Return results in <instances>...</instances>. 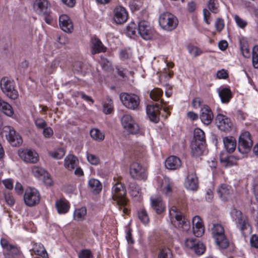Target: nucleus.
Returning <instances> with one entry per match:
<instances>
[{"mask_svg": "<svg viewBox=\"0 0 258 258\" xmlns=\"http://www.w3.org/2000/svg\"><path fill=\"white\" fill-rule=\"evenodd\" d=\"M92 139L97 141H102L104 139V134L97 128H93L90 132Z\"/></svg>", "mask_w": 258, "mask_h": 258, "instance_id": "nucleus-36", "label": "nucleus"}, {"mask_svg": "<svg viewBox=\"0 0 258 258\" xmlns=\"http://www.w3.org/2000/svg\"><path fill=\"white\" fill-rule=\"evenodd\" d=\"M137 30H138V29L136 28V25L134 23H131L126 27V34L131 37L136 35Z\"/></svg>", "mask_w": 258, "mask_h": 258, "instance_id": "nucleus-45", "label": "nucleus"}, {"mask_svg": "<svg viewBox=\"0 0 258 258\" xmlns=\"http://www.w3.org/2000/svg\"><path fill=\"white\" fill-rule=\"evenodd\" d=\"M193 233L197 237L202 236L205 231L204 226L192 227Z\"/></svg>", "mask_w": 258, "mask_h": 258, "instance_id": "nucleus-49", "label": "nucleus"}, {"mask_svg": "<svg viewBox=\"0 0 258 258\" xmlns=\"http://www.w3.org/2000/svg\"><path fill=\"white\" fill-rule=\"evenodd\" d=\"M126 191L125 186L121 182H116L112 188V198L118 206H125L127 204Z\"/></svg>", "mask_w": 258, "mask_h": 258, "instance_id": "nucleus-1", "label": "nucleus"}, {"mask_svg": "<svg viewBox=\"0 0 258 258\" xmlns=\"http://www.w3.org/2000/svg\"><path fill=\"white\" fill-rule=\"evenodd\" d=\"M59 25L62 31L71 33L73 30V23L70 17L67 15H62L59 18Z\"/></svg>", "mask_w": 258, "mask_h": 258, "instance_id": "nucleus-20", "label": "nucleus"}, {"mask_svg": "<svg viewBox=\"0 0 258 258\" xmlns=\"http://www.w3.org/2000/svg\"><path fill=\"white\" fill-rule=\"evenodd\" d=\"M48 0H36L34 4V8L39 15H47L50 12Z\"/></svg>", "mask_w": 258, "mask_h": 258, "instance_id": "nucleus-16", "label": "nucleus"}, {"mask_svg": "<svg viewBox=\"0 0 258 258\" xmlns=\"http://www.w3.org/2000/svg\"><path fill=\"white\" fill-rule=\"evenodd\" d=\"M169 215L171 219L175 218L180 225H181L183 230H187L189 227V222L182 215L178 209L173 206L169 210Z\"/></svg>", "mask_w": 258, "mask_h": 258, "instance_id": "nucleus-9", "label": "nucleus"}, {"mask_svg": "<svg viewBox=\"0 0 258 258\" xmlns=\"http://www.w3.org/2000/svg\"><path fill=\"white\" fill-rule=\"evenodd\" d=\"M113 20L117 24L124 23L127 19V13L125 9L121 6L116 7L113 11Z\"/></svg>", "mask_w": 258, "mask_h": 258, "instance_id": "nucleus-18", "label": "nucleus"}, {"mask_svg": "<svg viewBox=\"0 0 258 258\" xmlns=\"http://www.w3.org/2000/svg\"><path fill=\"white\" fill-rule=\"evenodd\" d=\"M1 87L3 92L10 98L16 99L18 96V91L15 89L14 83L6 78H3L1 81Z\"/></svg>", "mask_w": 258, "mask_h": 258, "instance_id": "nucleus-8", "label": "nucleus"}, {"mask_svg": "<svg viewBox=\"0 0 258 258\" xmlns=\"http://www.w3.org/2000/svg\"><path fill=\"white\" fill-rule=\"evenodd\" d=\"M252 60L253 67L258 69V45L253 48Z\"/></svg>", "mask_w": 258, "mask_h": 258, "instance_id": "nucleus-44", "label": "nucleus"}, {"mask_svg": "<svg viewBox=\"0 0 258 258\" xmlns=\"http://www.w3.org/2000/svg\"><path fill=\"white\" fill-rule=\"evenodd\" d=\"M172 182H170L168 178H164L161 184V190L166 195H169L172 191Z\"/></svg>", "mask_w": 258, "mask_h": 258, "instance_id": "nucleus-34", "label": "nucleus"}, {"mask_svg": "<svg viewBox=\"0 0 258 258\" xmlns=\"http://www.w3.org/2000/svg\"><path fill=\"white\" fill-rule=\"evenodd\" d=\"M40 196L39 191L35 188H27L24 195L25 204L29 207H33L40 202Z\"/></svg>", "mask_w": 258, "mask_h": 258, "instance_id": "nucleus-6", "label": "nucleus"}, {"mask_svg": "<svg viewBox=\"0 0 258 258\" xmlns=\"http://www.w3.org/2000/svg\"><path fill=\"white\" fill-rule=\"evenodd\" d=\"M129 187L131 190V195L134 197H140L141 193V188L136 183H131Z\"/></svg>", "mask_w": 258, "mask_h": 258, "instance_id": "nucleus-40", "label": "nucleus"}, {"mask_svg": "<svg viewBox=\"0 0 258 258\" xmlns=\"http://www.w3.org/2000/svg\"><path fill=\"white\" fill-rule=\"evenodd\" d=\"M231 214L236 222L237 227L240 229L242 234L245 236V231L249 227L247 217L240 211L236 209H232Z\"/></svg>", "mask_w": 258, "mask_h": 258, "instance_id": "nucleus-5", "label": "nucleus"}, {"mask_svg": "<svg viewBox=\"0 0 258 258\" xmlns=\"http://www.w3.org/2000/svg\"><path fill=\"white\" fill-rule=\"evenodd\" d=\"M193 250L196 254L201 255L204 253L205 250V247L203 243L198 240Z\"/></svg>", "mask_w": 258, "mask_h": 258, "instance_id": "nucleus-46", "label": "nucleus"}, {"mask_svg": "<svg viewBox=\"0 0 258 258\" xmlns=\"http://www.w3.org/2000/svg\"><path fill=\"white\" fill-rule=\"evenodd\" d=\"M121 121L123 127L126 128L130 133L136 134L139 131L138 124L135 122L130 115H124L121 118Z\"/></svg>", "mask_w": 258, "mask_h": 258, "instance_id": "nucleus-13", "label": "nucleus"}, {"mask_svg": "<svg viewBox=\"0 0 258 258\" xmlns=\"http://www.w3.org/2000/svg\"><path fill=\"white\" fill-rule=\"evenodd\" d=\"M216 0H209L208 2V8L209 10L214 13L218 12Z\"/></svg>", "mask_w": 258, "mask_h": 258, "instance_id": "nucleus-55", "label": "nucleus"}, {"mask_svg": "<svg viewBox=\"0 0 258 258\" xmlns=\"http://www.w3.org/2000/svg\"><path fill=\"white\" fill-rule=\"evenodd\" d=\"M163 91L159 88L153 89L150 93V98L154 101H158L163 95Z\"/></svg>", "mask_w": 258, "mask_h": 258, "instance_id": "nucleus-39", "label": "nucleus"}, {"mask_svg": "<svg viewBox=\"0 0 258 258\" xmlns=\"http://www.w3.org/2000/svg\"><path fill=\"white\" fill-rule=\"evenodd\" d=\"M241 50L243 55L245 57H249L250 55L249 49L247 47L246 45H241Z\"/></svg>", "mask_w": 258, "mask_h": 258, "instance_id": "nucleus-60", "label": "nucleus"}, {"mask_svg": "<svg viewBox=\"0 0 258 258\" xmlns=\"http://www.w3.org/2000/svg\"><path fill=\"white\" fill-rule=\"evenodd\" d=\"M192 142H197L198 143L206 144L205 133L202 130L197 128L194 130V140Z\"/></svg>", "mask_w": 258, "mask_h": 258, "instance_id": "nucleus-32", "label": "nucleus"}, {"mask_svg": "<svg viewBox=\"0 0 258 258\" xmlns=\"http://www.w3.org/2000/svg\"><path fill=\"white\" fill-rule=\"evenodd\" d=\"M92 43L91 52L93 54L102 52H103L106 51V48L99 39L96 38L92 39Z\"/></svg>", "mask_w": 258, "mask_h": 258, "instance_id": "nucleus-28", "label": "nucleus"}, {"mask_svg": "<svg viewBox=\"0 0 258 258\" xmlns=\"http://www.w3.org/2000/svg\"><path fill=\"white\" fill-rule=\"evenodd\" d=\"M200 117L205 124H210L213 119V114L211 108L208 106H204L201 109Z\"/></svg>", "mask_w": 258, "mask_h": 258, "instance_id": "nucleus-21", "label": "nucleus"}, {"mask_svg": "<svg viewBox=\"0 0 258 258\" xmlns=\"http://www.w3.org/2000/svg\"><path fill=\"white\" fill-rule=\"evenodd\" d=\"M88 184L90 190L95 194L99 193L102 190V184L97 179L94 178L90 179Z\"/></svg>", "mask_w": 258, "mask_h": 258, "instance_id": "nucleus-33", "label": "nucleus"}, {"mask_svg": "<svg viewBox=\"0 0 258 258\" xmlns=\"http://www.w3.org/2000/svg\"><path fill=\"white\" fill-rule=\"evenodd\" d=\"M198 240L192 238H187L185 241V245L188 248L193 249Z\"/></svg>", "mask_w": 258, "mask_h": 258, "instance_id": "nucleus-50", "label": "nucleus"}, {"mask_svg": "<svg viewBox=\"0 0 258 258\" xmlns=\"http://www.w3.org/2000/svg\"><path fill=\"white\" fill-rule=\"evenodd\" d=\"M1 244L3 248H6L8 251H10L12 249L17 250L15 247L14 245L9 244L7 240L6 239L3 238L1 239Z\"/></svg>", "mask_w": 258, "mask_h": 258, "instance_id": "nucleus-51", "label": "nucleus"}, {"mask_svg": "<svg viewBox=\"0 0 258 258\" xmlns=\"http://www.w3.org/2000/svg\"><path fill=\"white\" fill-rule=\"evenodd\" d=\"M130 174L136 179H145L147 177L145 169L138 162H133L130 165Z\"/></svg>", "mask_w": 258, "mask_h": 258, "instance_id": "nucleus-11", "label": "nucleus"}, {"mask_svg": "<svg viewBox=\"0 0 258 258\" xmlns=\"http://www.w3.org/2000/svg\"><path fill=\"white\" fill-rule=\"evenodd\" d=\"M217 92L222 103H227L230 101L232 98V93L229 88H219L217 89Z\"/></svg>", "mask_w": 258, "mask_h": 258, "instance_id": "nucleus-27", "label": "nucleus"}, {"mask_svg": "<svg viewBox=\"0 0 258 258\" xmlns=\"http://www.w3.org/2000/svg\"><path fill=\"white\" fill-rule=\"evenodd\" d=\"M185 188L190 190H196L199 187V182L197 176L195 174L188 175L185 182Z\"/></svg>", "mask_w": 258, "mask_h": 258, "instance_id": "nucleus-22", "label": "nucleus"}, {"mask_svg": "<svg viewBox=\"0 0 258 258\" xmlns=\"http://www.w3.org/2000/svg\"><path fill=\"white\" fill-rule=\"evenodd\" d=\"M4 132L8 133L6 135L7 139L13 146H19L22 143V139L20 135L16 134L14 129L10 126H6Z\"/></svg>", "mask_w": 258, "mask_h": 258, "instance_id": "nucleus-10", "label": "nucleus"}, {"mask_svg": "<svg viewBox=\"0 0 258 258\" xmlns=\"http://www.w3.org/2000/svg\"><path fill=\"white\" fill-rule=\"evenodd\" d=\"M132 55V53L130 50H122L120 52V56L121 59H126L129 58Z\"/></svg>", "mask_w": 258, "mask_h": 258, "instance_id": "nucleus-61", "label": "nucleus"}, {"mask_svg": "<svg viewBox=\"0 0 258 258\" xmlns=\"http://www.w3.org/2000/svg\"><path fill=\"white\" fill-rule=\"evenodd\" d=\"M0 109L4 114L9 116H11L14 113L13 108L10 104L4 101L0 97Z\"/></svg>", "mask_w": 258, "mask_h": 258, "instance_id": "nucleus-35", "label": "nucleus"}, {"mask_svg": "<svg viewBox=\"0 0 258 258\" xmlns=\"http://www.w3.org/2000/svg\"><path fill=\"white\" fill-rule=\"evenodd\" d=\"M31 251L35 254L41 256V258H48L46 250L41 243H35Z\"/></svg>", "mask_w": 258, "mask_h": 258, "instance_id": "nucleus-31", "label": "nucleus"}, {"mask_svg": "<svg viewBox=\"0 0 258 258\" xmlns=\"http://www.w3.org/2000/svg\"><path fill=\"white\" fill-rule=\"evenodd\" d=\"M190 147L191 153L192 156L199 157L204 154L206 149V144L197 142H191Z\"/></svg>", "mask_w": 258, "mask_h": 258, "instance_id": "nucleus-26", "label": "nucleus"}, {"mask_svg": "<svg viewBox=\"0 0 258 258\" xmlns=\"http://www.w3.org/2000/svg\"><path fill=\"white\" fill-rule=\"evenodd\" d=\"M150 200L151 207L157 214H160L165 211V206L160 197H152Z\"/></svg>", "mask_w": 258, "mask_h": 258, "instance_id": "nucleus-23", "label": "nucleus"}, {"mask_svg": "<svg viewBox=\"0 0 258 258\" xmlns=\"http://www.w3.org/2000/svg\"><path fill=\"white\" fill-rule=\"evenodd\" d=\"M138 32L144 39L148 40L152 37V30L148 22L142 21L139 22Z\"/></svg>", "mask_w": 258, "mask_h": 258, "instance_id": "nucleus-14", "label": "nucleus"}, {"mask_svg": "<svg viewBox=\"0 0 258 258\" xmlns=\"http://www.w3.org/2000/svg\"><path fill=\"white\" fill-rule=\"evenodd\" d=\"M78 163L77 158L73 155H68L64 159V166L70 170L76 167Z\"/></svg>", "mask_w": 258, "mask_h": 258, "instance_id": "nucleus-30", "label": "nucleus"}, {"mask_svg": "<svg viewBox=\"0 0 258 258\" xmlns=\"http://www.w3.org/2000/svg\"><path fill=\"white\" fill-rule=\"evenodd\" d=\"M113 110V101L109 97H107L103 103V112L105 114L111 113Z\"/></svg>", "mask_w": 258, "mask_h": 258, "instance_id": "nucleus-38", "label": "nucleus"}, {"mask_svg": "<svg viewBox=\"0 0 258 258\" xmlns=\"http://www.w3.org/2000/svg\"><path fill=\"white\" fill-rule=\"evenodd\" d=\"M160 26L164 30L171 31L174 29L178 25L177 19L170 13H164L159 18Z\"/></svg>", "mask_w": 258, "mask_h": 258, "instance_id": "nucleus-3", "label": "nucleus"}, {"mask_svg": "<svg viewBox=\"0 0 258 258\" xmlns=\"http://www.w3.org/2000/svg\"><path fill=\"white\" fill-rule=\"evenodd\" d=\"M59 65L58 61L57 60H54L50 64V65L47 67L46 71L49 74H51L56 70Z\"/></svg>", "mask_w": 258, "mask_h": 258, "instance_id": "nucleus-52", "label": "nucleus"}, {"mask_svg": "<svg viewBox=\"0 0 258 258\" xmlns=\"http://www.w3.org/2000/svg\"><path fill=\"white\" fill-rule=\"evenodd\" d=\"M35 124L38 128L42 129L47 126V123L42 118H37L35 120Z\"/></svg>", "mask_w": 258, "mask_h": 258, "instance_id": "nucleus-54", "label": "nucleus"}, {"mask_svg": "<svg viewBox=\"0 0 258 258\" xmlns=\"http://www.w3.org/2000/svg\"><path fill=\"white\" fill-rule=\"evenodd\" d=\"M87 160L93 165H97L99 163V159L96 155L92 154H87Z\"/></svg>", "mask_w": 258, "mask_h": 258, "instance_id": "nucleus-53", "label": "nucleus"}, {"mask_svg": "<svg viewBox=\"0 0 258 258\" xmlns=\"http://www.w3.org/2000/svg\"><path fill=\"white\" fill-rule=\"evenodd\" d=\"M49 155L54 159H59L64 156L65 151L62 148H58L53 152H50Z\"/></svg>", "mask_w": 258, "mask_h": 258, "instance_id": "nucleus-43", "label": "nucleus"}, {"mask_svg": "<svg viewBox=\"0 0 258 258\" xmlns=\"http://www.w3.org/2000/svg\"><path fill=\"white\" fill-rule=\"evenodd\" d=\"M212 230L217 245L220 248L225 249L227 248L229 243L228 240L225 237L223 227L220 224H214Z\"/></svg>", "mask_w": 258, "mask_h": 258, "instance_id": "nucleus-2", "label": "nucleus"}, {"mask_svg": "<svg viewBox=\"0 0 258 258\" xmlns=\"http://www.w3.org/2000/svg\"><path fill=\"white\" fill-rule=\"evenodd\" d=\"M79 258H93V255L90 250L85 249L81 250L78 254Z\"/></svg>", "mask_w": 258, "mask_h": 258, "instance_id": "nucleus-47", "label": "nucleus"}, {"mask_svg": "<svg viewBox=\"0 0 258 258\" xmlns=\"http://www.w3.org/2000/svg\"><path fill=\"white\" fill-rule=\"evenodd\" d=\"M224 148L229 153H233L236 147V141L234 138L231 136L225 137L223 139Z\"/></svg>", "mask_w": 258, "mask_h": 258, "instance_id": "nucleus-25", "label": "nucleus"}, {"mask_svg": "<svg viewBox=\"0 0 258 258\" xmlns=\"http://www.w3.org/2000/svg\"><path fill=\"white\" fill-rule=\"evenodd\" d=\"M220 160L221 162L225 163L226 166H231L236 164L235 159L234 156H230L228 157L220 156Z\"/></svg>", "mask_w": 258, "mask_h": 258, "instance_id": "nucleus-42", "label": "nucleus"}, {"mask_svg": "<svg viewBox=\"0 0 258 258\" xmlns=\"http://www.w3.org/2000/svg\"><path fill=\"white\" fill-rule=\"evenodd\" d=\"M216 122L218 128L224 132L229 131L232 125L230 119L221 114L217 115L216 118Z\"/></svg>", "mask_w": 258, "mask_h": 258, "instance_id": "nucleus-17", "label": "nucleus"}, {"mask_svg": "<svg viewBox=\"0 0 258 258\" xmlns=\"http://www.w3.org/2000/svg\"><path fill=\"white\" fill-rule=\"evenodd\" d=\"M55 206L59 214H65L69 209L68 202L62 198L56 202Z\"/></svg>", "mask_w": 258, "mask_h": 258, "instance_id": "nucleus-29", "label": "nucleus"}, {"mask_svg": "<svg viewBox=\"0 0 258 258\" xmlns=\"http://www.w3.org/2000/svg\"><path fill=\"white\" fill-rule=\"evenodd\" d=\"M158 258H172L170 250L168 248H162L160 251Z\"/></svg>", "mask_w": 258, "mask_h": 258, "instance_id": "nucleus-48", "label": "nucleus"}, {"mask_svg": "<svg viewBox=\"0 0 258 258\" xmlns=\"http://www.w3.org/2000/svg\"><path fill=\"white\" fill-rule=\"evenodd\" d=\"M217 192L220 199L225 202L232 200L234 197L232 187L227 184H221L217 189Z\"/></svg>", "mask_w": 258, "mask_h": 258, "instance_id": "nucleus-15", "label": "nucleus"}, {"mask_svg": "<svg viewBox=\"0 0 258 258\" xmlns=\"http://www.w3.org/2000/svg\"><path fill=\"white\" fill-rule=\"evenodd\" d=\"M235 20L237 24L241 28H243L246 25V22L241 19L239 16L236 15L235 16Z\"/></svg>", "mask_w": 258, "mask_h": 258, "instance_id": "nucleus-63", "label": "nucleus"}, {"mask_svg": "<svg viewBox=\"0 0 258 258\" xmlns=\"http://www.w3.org/2000/svg\"><path fill=\"white\" fill-rule=\"evenodd\" d=\"M18 154L20 158L26 163H35L38 161V155L34 150L28 149L20 150Z\"/></svg>", "mask_w": 258, "mask_h": 258, "instance_id": "nucleus-12", "label": "nucleus"}, {"mask_svg": "<svg viewBox=\"0 0 258 258\" xmlns=\"http://www.w3.org/2000/svg\"><path fill=\"white\" fill-rule=\"evenodd\" d=\"M120 99L123 105L128 109L137 110L140 103V97L135 94L121 93L119 95Z\"/></svg>", "mask_w": 258, "mask_h": 258, "instance_id": "nucleus-4", "label": "nucleus"}, {"mask_svg": "<svg viewBox=\"0 0 258 258\" xmlns=\"http://www.w3.org/2000/svg\"><path fill=\"white\" fill-rule=\"evenodd\" d=\"M4 197L8 205L10 206H12L14 205L15 199L11 194L10 193L5 194Z\"/></svg>", "mask_w": 258, "mask_h": 258, "instance_id": "nucleus-58", "label": "nucleus"}, {"mask_svg": "<svg viewBox=\"0 0 258 258\" xmlns=\"http://www.w3.org/2000/svg\"><path fill=\"white\" fill-rule=\"evenodd\" d=\"M215 25L217 31H221L224 27V22L222 18H218L215 22Z\"/></svg>", "mask_w": 258, "mask_h": 258, "instance_id": "nucleus-57", "label": "nucleus"}, {"mask_svg": "<svg viewBox=\"0 0 258 258\" xmlns=\"http://www.w3.org/2000/svg\"><path fill=\"white\" fill-rule=\"evenodd\" d=\"M165 165L167 169L175 170L181 167V162L177 156H171L166 160Z\"/></svg>", "mask_w": 258, "mask_h": 258, "instance_id": "nucleus-24", "label": "nucleus"}, {"mask_svg": "<svg viewBox=\"0 0 258 258\" xmlns=\"http://www.w3.org/2000/svg\"><path fill=\"white\" fill-rule=\"evenodd\" d=\"M160 109L161 107L157 104L150 105L147 106V114L151 121L154 122L159 121Z\"/></svg>", "mask_w": 258, "mask_h": 258, "instance_id": "nucleus-19", "label": "nucleus"}, {"mask_svg": "<svg viewBox=\"0 0 258 258\" xmlns=\"http://www.w3.org/2000/svg\"><path fill=\"white\" fill-rule=\"evenodd\" d=\"M32 172L36 176H39L43 174L44 170L38 167H34L32 168Z\"/></svg>", "mask_w": 258, "mask_h": 258, "instance_id": "nucleus-64", "label": "nucleus"}, {"mask_svg": "<svg viewBox=\"0 0 258 258\" xmlns=\"http://www.w3.org/2000/svg\"><path fill=\"white\" fill-rule=\"evenodd\" d=\"M188 51L194 56H197L202 53V51L199 48L194 46H189Z\"/></svg>", "mask_w": 258, "mask_h": 258, "instance_id": "nucleus-56", "label": "nucleus"}, {"mask_svg": "<svg viewBox=\"0 0 258 258\" xmlns=\"http://www.w3.org/2000/svg\"><path fill=\"white\" fill-rule=\"evenodd\" d=\"M138 218L143 224H147L149 221V218L147 211L143 209L138 211Z\"/></svg>", "mask_w": 258, "mask_h": 258, "instance_id": "nucleus-41", "label": "nucleus"}, {"mask_svg": "<svg viewBox=\"0 0 258 258\" xmlns=\"http://www.w3.org/2000/svg\"><path fill=\"white\" fill-rule=\"evenodd\" d=\"M87 213L85 207L76 210L74 212V218L78 221H82L84 219Z\"/></svg>", "mask_w": 258, "mask_h": 258, "instance_id": "nucleus-37", "label": "nucleus"}, {"mask_svg": "<svg viewBox=\"0 0 258 258\" xmlns=\"http://www.w3.org/2000/svg\"><path fill=\"white\" fill-rule=\"evenodd\" d=\"M204 226L201 218L198 216H196L192 219V227Z\"/></svg>", "mask_w": 258, "mask_h": 258, "instance_id": "nucleus-59", "label": "nucleus"}, {"mask_svg": "<svg viewBox=\"0 0 258 258\" xmlns=\"http://www.w3.org/2000/svg\"><path fill=\"white\" fill-rule=\"evenodd\" d=\"M43 129V134L45 138H49L52 136L53 132L51 127L46 126Z\"/></svg>", "mask_w": 258, "mask_h": 258, "instance_id": "nucleus-62", "label": "nucleus"}, {"mask_svg": "<svg viewBox=\"0 0 258 258\" xmlns=\"http://www.w3.org/2000/svg\"><path fill=\"white\" fill-rule=\"evenodd\" d=\"M253 142L248 132L242 133L239 138L238 150L244 154L248 153L252 146Z\"/></svg>", "mask_w": 258, "mask_h": 258, "instance_id": "nucleus-7", "label": "nucleus"}]
</instances>
